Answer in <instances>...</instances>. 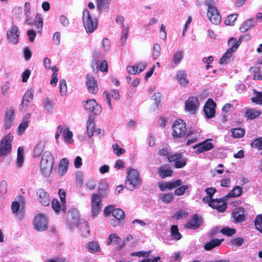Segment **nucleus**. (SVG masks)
Returning <instances> with one entry per match:
<instances>
[{
  "label": "nucleus",
  "mask_w": 262,
  "mask_h": 262,
  "mask_svg": "<svg viewBox=\"0 0 262 262\" xmlns=\"http://www.w3.org/2000/svg\"><path fill=\"white\" fill-rule=\"evenodd\" d=\"M53 164L54 158L52 154L49 151H45L39 165L40 171L43 176L48 177L51 174Z\"/></svg>",
  "instance_id": "1"
},
{
  "label": "nucleus",
  "mask_w": 262,
  "mask_h": 262,
  "mask_svg": "<svg viewBox=\"0 0 262 262\" xmlns=\"http://www.w3.org/2000/svg\"><path fill=\"white\" fill-rule=\"evenodd\" d=\"M159 154L160 156H167L169 162H174V167L177 168H182L186 165V160L182 157L181 153L169 155V149L167 147L161 149Z\"/></svg>",
  "instance_id": "2"
},
{
  "label": "nucleus",
  "mask_w": 262,
  "mask_h": 262,
  "mask_svg": "<svg viewBox=\"0 0 262 262\" xmlns=\"http://www.w3.org/2000/svg\"><path fill=\"white\" fill-rule=\"evenodd\" d=\"M204 4L207 6V16L208 19L214 25L219 24L222 20V17L215 6L213 0H205Z\"/></svg>",
  "instance_id": "3"
},
{
  "label": "nucleus",
  "mask_w": 262,
  "mask_h": 262,
  "mask_svg": "<svg viewBox=\"0 0 262 262\" xmlns=\"http://www.w3.org/2000/svg\"><path fill=\"white\" fill-rule=\"evenodd\" d=\"M82 21L83 26L87 33H92L97 29V19L92 16L87 9H85L83 11Z\"/></svg>",
  "instance_id": "4"
},
{
  "label": "nucleus",
  "mask_w": 262,
  "mask_h": 262,
  "mask_svg": "<svg viewBox=\"0 0 262 262\" xmlns=\"http://www.w3.org/2000/svg\"><path fill=\"white\" fill-rule=\"evenodd\" d=\"M125 186L128 189L133 190L141 185V180L139 178L138 172L135 169H128Z\"/></svg>",
  "instance_id": "5"
},
{
  "label": "nucleus",
  "mask_w": 262,
  "mask_h": 262,
  "mask_svg": "<svg viewBox=\"0 0 262 262\" xmlns=\"http://www.w3.org/2000/svg\"><path fill=\"white\" fill-rule=\"evenodd\" d=\"M69 227L71 229L77 227L80 230L81 235L83 237H88L90 233L88 223L82 219L73 218L69 220Z\"/></svg>",
  "instance_id": "6"
},
{
  "label": "nucleus",
  "mask_w": 262,
  "mask_h": 262,
  "mask_svg": "<svg viewBox=\"0 0 262 262\" xmlns=\"http://www.w3.org/2000/svg\"><path fill=\"white\" fill-rule=\"evenodd\" d=\"M172 136L174 138L184 137L186 135V124L181 119L176 120L172 125Z\"/></svg>",
  "instance_id": "7"
},
{
  "label": "nucleus",
  "mask_w": 262,
  "mask_h": 262,
  "mask_svg": "<svg viewBox=\"0 0 262 262\" xmlns=\"http://www.w3.org/2000/svg\"><path fill=\"white\" fill-rule=\"evenodd\" d=\"M13 138V136L8 134L2 139L0 142V156H4L10 151Z\"/></svg>",
  "instance_id": "8"
},
{
  "label": "nucleus",
  "mask_w": 262,
  "mask_h": 262,
  "mask_svg": "<svg viewBox=\"0 0 262 262\" xmlns=\"http://www.w3.org/2000/svg\"><path fill=\"white\" fill-rule=\"evenodd\" d=\"M91 205V215L93 217H95L99 213L102 207L101 199L99 194H92Z\"/></svg>",
  "instance_id": "9"
},
{
  "label": "nucleus",
  "mask_w": 262,
  "mask_h": 262,
  "mask_svg": "<svg viewBox=\"0 0 262 262\" xmlns=\"http://www.w3.org/2000/svg\"><path fill=\"white\" fill-rule=\"evenodd\" d=\"M34 227L37 231L42 232L48 229V221L45 215L37 214L33 221Z\"/></svg>",
  "instance_id": "10"
},
{
  "label": "nucleus",
  "mask_w": 262,
  "mask_h": 262,
  "mask_svg": "<svg viewBox=\"0 0 262 262\" xmlns=\"http://www.w3.org/2000/svg\"><path fill=\"white\" fill-rule=\"evenodd\" d=\"M20 31L17 26H12L7 31V38L9 42L15 45L18 41Z\"/></svg>",
  "instance_id": "11"
},
{
  "label": "nucleus",
  "mask_w": 262,
  "mask_h": 262,
  "mask_svg": "<svg viewBox=\"0 0 262 262\" xmlns=\"http://www.w3.org/2000/svg\"><path fill=\"white\" fill-rule=\"evenodd\" d=\"M216 103L213 99L209 98L205 103L204 106V112L208 119L215 116Z\"/></svg>",
  "instance_id": "12"
},
{
  "label": "nucleus",
  "mask_w": 262,
  "mask_h": 262,
  "mask_svg": "<svg viewBox=\"0 0 262 262\" xmlns=\"http://www.w3.org/2000/svg\"><path fill=\"white\" fill-rule=\"evenodd\" d=\"M210 207L217 209L219 212H224L226 210L227 205L224 199H211L207 203Z\"/></svg>",
  "instance_id": "13"
},
{
  "label": "nucleus",
  "mask_w": 262,
  "mask_h": 262,
  "mask_svg": "<svg viewBox=\"0 0 262 262\" xmlns=\"http://www.w3.org/2000/svg\"><path fill=\"white\" fill-rule=\"evenodd\" d=\"M14 111L12 107L6 109L4 126L5 129H9L14 124Z\"/></svg>",
  "instance_id": "14"
},
{
  "label": "nucleus",
  "mask_w": 262,
  "mask_h": 262,
  "mask_svg": "<svg viewBox=\"0 0 262 262\" xmlns=\"http://www.w3.org/2000/svg\"><path fill=\"white\" fill-rule=\"evenodd\" d=\"M84 107L86 110L92 112L95 115L99 114L101 111V106L93 99L86 100Z\"/></svg>",
  "instance_id": "15"
},
{
  "label": "nucleus",
  "mask_w": 262,
  "mask_h": 262,
  "mask_svg": "<svg viewBox=\"0 0 262 262\" xmlns=\"http://www.w3.org/2000/svg\"><path fill=\"white\" fill-rule=\"evenodd\" d=\"M86 83L89 92L93 94H95L98 91V86L94 77L90 74L86 77Z\"/></svg>",
  "instance_id": "16"
},
{
  "label": "nucleus",
  "mask_w": 262,
  "mask_h": 262,
  "mask_svg": "<svg viewBox=\"0 0 262 262\" xmlns=\"http://www.w3.org/2000/svg\"><path fill=\"white\" fill-rule=\"evenodd\" d=\"M185 106L187 112L195 114L196 110V97H190L186 101Z\"/></svg>",
  "instance_id": "17"
},
{
  "label": "nucleus",
  "mask_w": 262,
  "mask_h": 262,
  "mask_svg": "<svg viewBox=\"0 0 262 262\" xmlns=\"http://www.w3.org/2000/svg\"><path fill=\"white\" fill-rule=\"evenodd\" d=\"M33 95L34 91L31 89H28L26 92L23 96V100L20 104L21 110H22L24 112L25 111L26 108L28 105V103L30 102L32 100L33 98Z\"/></svg>",
  "instance_id": "18"
},
{
  "label": "nucleus",
  "mask_w": 262,
  "mask_h": 262,
  "mask_svg": "<svg viewBox=\"0 0 262 262\" xmlns=\"http://www.w3.org/2000/svg\"><path fill=\"white\" fill-rule=\"evenodd\" d=\"M100 54H96L93 56V59L92 60V67L94 68L95 66L97 68H98L99 70L102 72H107L108 71V66L106 60L102 61L100 65L98 66V63L99 60Z\"/></svg>",
  "instance_id": "19"
},
{
  "label": "nucleus",
  "mask_w": 262,
  "mask_h": 262,
  "mask_svg": "<svg viewBox=\"0 0 262 262\" xmlns=\"http://www.w3.org/2000/svg\"><path fill=\"white\" fill-rule=\"evenodd\" d=\"M211 139H206L202 142L198 143V154L210 150L214 147V144L211 142Z\"/></svg>",
  "instance_id": "20"
},
{
  "label": "nucleus",
  "mask_w": 262,
  "mask_h": 262,
  "mask_svg": "<svg viewBox=\"0 0 262 262\" xmlns=\"http://www.w3.org/2000/svg\"><path fill=\"white\" fill-rule=\"evenodd\" d=\"M103 95L105 96L107 99V103L108 107L111 110H112L113 106L111 104V98L117 100L120 98V94L117 90H112L110 92L105 91L103 93Z\"/></svg>",
  "instance_id": "21"
},
{
  "label": "nucleus",
  "mask_w": 262,
  "mask_h": 262,
  "mask_svg": "<svg viewBox=\"0 0 262 262\" xmlns=\"http://www.w3.org/2000/svg\"><path fill=\"white\" fill-rule=\"evenodd\" d=\"M234 223H238L245 220L244 210L242 207L236 208L233 210L231 214Z\"/></svg>",
  "instance_id": "22"
},
{
  "label": "nucleus",
  "mask_w": 262,
  "mask_h": 262,
  "mask_svg": "<svg viewBox=\"0 0 262 262\" xmlns=\"http://www.w3.org/2000/svg\"><path fill=\"white\" fill-rule=\"evenodd\" d=\"M30 114H28L23 119L21 123L19 124L17 129V133L18 135H21L24 134L27 128L28 127L30 120Z\"/></svg>",
  "instance_id": "23"
},
{
  "label": "nucleus",
  "mask_w": 262,
  "mask_h": 262,
  "mask_svg": "<svg viewBox=\"0 0 262 262\" xmlns=\"http://www.w3.org/2000/svg\"><path fill=\"white\" fill-rule=\"evenodd\" d=\"M46 142L45 140H39L34 147L33 155L35 157H39L42 153Z\"/></svg>",
  "instance_id": "24"
},
{
  "label": "nucleus",
  "mask_w": 262,
  "mask_h": 262,
  "mask_svg": "<svg viewBox=\"0 0 262 262\" xmlns=\"http://www.w3.org/2000/svg\"><path fill=\"white\" fill-rule=\"evenodd\" d=\"M260 114V111L254 108H246L244 110V117L247 119L253 120Z\"/></svg>",
  "instance_id": "25"
},
{
  "label": "nucleus",
  "mask_w": 262,
  "mask_h": 262,
  "mask_svg": "<svg viewBox=\"0 0 262 262\" xmlns=\"http://www.w3.org/2000/svg\"><path fill=\"white\" fill-rule=\"evenodd\" d=\"M39 201L43 206H48L50 202L49 195L42 189H39L37 192Z\"/></svg>",
  "instance_id": "26"
},
{
  "label": "nucleus",
  "mask_w": 262,
  "mask_h": 262,
  "mask_svg": "<svg viewBox=\"0 0 262 262\" xmlns=\"http://www.w3.org/2000/svg\"><path fill=\"white\" fill-rule=\"evenodd\" d=\"M158 172L159 176L162 179H164L166 177L171 176L173 171L170 167L164 165L160 166L158 168Z\"/></svg>",
  "instance_id": "27"
},
{
  "label": "nucleus",
  "mask_w": 262,
  "mask_h": 262,
  "mask_svg": "<svg viewBox=\"0 0 262 262\" xmlns=\"http://www.w3.org/2000/svg\"><path fill=\"white\" fill-rule=\"evenodd\" d=\"M224 241V239L214 238L210 241L207 242L204 245V249L207 251H210L213 248L221 245L222 243Z\"/></svg>",
  "instance_id": "28"
},
{
  "label": "nucleus",
  "mask_w": 262,
  "mask_h": 262,
  "mask_svg": "<svg viewBox=\"0 0 262 262\" xmlns=\"http://www.w3.org/2000/svg\"><path fill=\"white\" fill-rule=\"evenodd\" d=\"M95 120L93 116H89L86 122V134L89 138H91L94 135L95 128Z\"/></svg>",
  "instance_id": "29"
},
{
  "label": "nucleus",
  "mask_w": 262,
  "mask_h": 262,
  "mask_svg": "<svg viewBox=\"0 0 262 262\" xmlns=\"http://www.w3.org/2000/svg\"><path fill=\"white\" fill-rule=\"evenodd\" d=\"M69 161L66 158H63L60 161L58 166V174L60 176L64 175L68 170Z\"/></svg>",
  "instance_id": "30"
},
{
  "label": "nucleus",
  "mask_w": 262,
  "mask_h": 262,
  "mask_svg": "<svg viewBox=\"0 0 262 262\" xmlns=\"http://www.w3.org/2000/svg\"><path fill=\"white\" fill-rule=\"evenodd\" d=\"M86 248L92 253H98L101 251L98 243L95 241L89 242L86 245Z\"/></svg>",
  "instance_id": "31"
},
{
  "label": "nucleus",
  "mask_w": 262,
  "mask_h": 262,
  "mask_svg": "<svg viewBox=\"0 0 262 262\" xmlns=\"http://www.w3.org/2000/svg\"><path fill=\"white\" fill-rule=\"evenodd\" d=\"M24 161V148L22 147H19L17 149V156L16 159V166L17 168L22 167Z\"/></svg>",
  "instance_id": "32"
},
{
  "label": "nucleus",
  "mask_w": 262,
  "mask_h": 262,
  "mask_svg": "<svg viewBox=\"0 0 262 262\" xmlns=\"http://www.w3.org/2000/svg\"><path fill=\"white\" fill-rule=\"evenodd\" d=\"M34 24L35 26L36 29L37 30V32L38 33H40L43 27V19L40 15L38 14L36 15Z\"/></svg>",
  "instance_id": "33"
},
{
  "label": "nucleus",
  "mask_w": 262,
  "mask_h": 262,
  "mask_svg": "<svg viewBox=\"0 0 262 262\" xmlns=\"http://www.w3.org/2000/svg\"><path fill=\"white\" fill-rule=\"evenodd\" d=\"M250 71L253 74V79L254 80H262V72L260 71V69L259 67H251Z\"/></svg>",
  "instance_id": "34"
},
{
  "label": "nucleus",
  "mask_w": 262,
  "mask_h": 262,
  "mask_svg": "<svg viewBox=\"0 0 262 262\" xmlns=\"http://www.w3.org/2000/svg\"><path fill=\"white\" fill-rule=\"evenodd\" d=\"M235 52L232 48L230 47L224 53L223 56L220 60V63L223 64L224 63H227L228 60L232 56V53Z\"/></svg>",
  "instance_id": "35"
},
{
  "label": "nucleus",
  "mask_w": 262,
  "mask_h": 262,
  "mask_svg": "<svg viewBox=\"0 0 262 262\" xmlns=\"http://www.w3.org/2000/svg\"><path fill=\"white\" fill-rule=\"evenodd\" d=\"M121 241V238L118 236L116 233H112L108 236L107 245H117Z\"/></svg>",
  "instance_id": "36"
},
{
  "label": "nucleus",
  "mask_w": 262,
  "mask_h": 262,
  "mask_svg": "<svg viewBox=\"0 0 262 262\" xmlns=\"http://www.w3.org/2000/svg\"><path fill=\"white\" fill-rule=\"evenodd\" d=\"M254 26L253 21L252 19H248L242 24L239 27V30L241 32H245L249 30Z\"/></svg>",
  "instance_id": "37"
},
{
  "label": "nucleus",
  "mask_w": 262,
  "mask_h": 262,
  "mask_svg": "<svg viewBox=\"0 0 262 262\" xmlns=\"http://www.w3.org/2000/svg\"><path fill=\"white\" fill-rule=\"evenodd\" d=\"M242 193V188L239 186H235L226 195L227 198L239 196Z\"/></svg>",
  "instance_id": "38"
},
{
  "label": "nucleus",
  "mask_w": 262,
  "mask_h": 262,
  "mask_svg": "<svg viewBox=\"0 0 262 262\" xmlns=\"http://www.w3.org/2000/svg\"><path fill=\"white\" fill-rule=\"evenodd\" d=\"M20 207L19 203L17 202H13L11 205V209L13 213H17L18 212L17 215V217L19 220H21L24 216V213L21 211H19V208Z\"/></svg>",
  "instance_id": "39"
},
{
  "label": "nucleus",
  "mask_w": 262,
  "mask_h": 262,
  "mask_svg": "<svg viewBox=\"0 0 262 262\" xmlns=\"http://www.w3.org/2000/svg\"><path fill=\"white\" fill-rule=\"evenodd\" d=\"M170 233L172 238L173 239L179 240L181 238L182 235L178 230L177 225H172L170 229Z\"/></svg>",
  "instance_id": "40"
},
{
  "label": "nucleus",
  "mask_w": 262,
  "mask_h": 262,
  "mask_svg": "<svg viewBox=\"0 0 262 262\" xmlns=\"http://www.w3.org/2000/svg\"><path fill=\"white\" fill-rule=\"evenodd\" d=\"M205 191L208 194V196L204 197L203 199V201L204 203H207V202L212 199V197L213 195L216 192V189L215 188L210 187L206 188Z\"/></svg>",
  "instance_id": "41"
},
{
  "label": "nucleus",
  "mask_w": 262,
  "mask_h": 262,
  "mask_svg": "<svg viewBox=\"0 0 262 262\" xmlns=\"http://www.w3.org/2000/svg\"><path fill=\"white\" fill-rule=\"evenodd\" d=\"M177 79L181 85H185L188 82L186 79V74L184 71H180L178 72Z\"/></svg>",
  "instance_id": "42"
},
{
  "label": "nucleus",
  "mask_w": 262,
  "mask_h": 262,
  "mask_svg": "<svg viewBox=\"0 0 262 262\" xmlns=\"http://www.w3.org/2000/svg\"><path fill=\"white\" fill-rule=\"evenodd\" d=\"M113 216L117 220L121 221L124 219L125 214L122 209L116 208L113 211Z\"/></svg>",
  "instance_id": "43"
},
{
  "label": "nucleus",
  "mask_w": 262,
  "mask_h": 262,
  "mask_svg": "<svg viewBox=\"0 0 262 262\" xmlns=\"http://www.w3.org/2000/svg\"><path fill=\"white\" fill-rule=\"evenodd\" d=\"M254 92L255 94V97L251 98L252 102L256 104L262 105V92H256L255 90Z\"/></svg>",
  "instance_id": "44"
},
{
  "label": "nucleus",
  "mask_w": 262,
  "mask_h": 262,
  "mask_svg": "<svg viewBox=\"0 0 262 262\" xmlns=\"http://www.w3.org/2000/svg\"><path fill=\"white\" fill-rule=\"evenodd\" d=\"M188 212L185 210H181L177 212L172 216V218L176 219L177 220H179L182 219L186 218L188 216Z\"/></svg>",
  "instance_id": "45"
},
{
  "label": "nucleus",
  "mask_w": 262,
  "mask_h": 262,
  "mask_svg": "<svg viewBox=\"0 0 262 262\" xmlns=\"http://www.w3.org/2000/svg\"><path fill=\"white\" fill-rule=\"evenodd\" d=\"M221 232L223 235H225L228 236H231L235 234L236 230L234 228H231L229 227H225L221 229Z\"/></svg>",
  "instance_id": "46"
},
{
  "label": "nucleus",
  "mask_w": 262,
  "mask_h": 262,
  "mask_svg": "<svg viewBox=\"0 0 262 262\" xmlns=\"http://www.w3.org/2000/svg\"><path fill=\"white\" fill-rule=\"evenodd\" d=\"M185 227L190 229H195L196 227V214H194L192 218L186 224Z\"/></svg>",
  "instance_id": "47"
},
{
  "label": "nucleus",
  "mask_w": 262,
  "mask_h": 262,
  "mask_svg": "<svg viewBox=\"0 0 262 262\" xmlns=\"http://www.w3.org/2000/svg\"><path fill=\"white\" fill-rule=\"evenodd\" d=\"M231 133L233 137L239 138L244 136L245 130L242 128H236L232 129Z\"/></svg>",
  "instance_id": "48"
},
{
  "label": "nucleus",
  "mask_w": 262,
  "mask_h": 262,
  "mask_svg": "<svg viewBox=\"0 0 262 262\" xmlns=\"http://www.w3.org/2000/svg\"><path fill=\"white\" fill-rule=\"evenodd\" d=\"M68 88L67 82L65 79L60 81L59 92L61 96H65L67 93Z\"/></svg>",
  "instance_id": "49"
},
{
  "label": "nucleus",
  "mask_w": 262,
  "mask_h": 262,
  "mask_svg": "<svg viewBox=\"0 0 262 262\" xmlns=\"http://www.w3.org/2000/svg\"><path fill=\"white\" fill-rule=\"evenodd\" d=\"M183 58V52L182 51H177L173 54L172 60L176 64H179Z\"/></svg>",
  "instance_id": "50"
},
{
  "label": "nucleus",
  "mask_w": 262,
  "mask_h": 262,
  "mask_svg": "<svg viewBox=\"0 0 262 262\" xmlns=\"http://www.w3.org/2000/svg\"><path fill=\"white\" fill-rule=\"evenodd\" d=\"M256 229L262 233V214L258 215L254 222Z\"/></svg>",
  "instance_id": "51"
},
{
  "label": "nucleus",
  "mask_w": 262,
  "mask_h": 262,
  "mask_svg": "<svg viewBox=\"0 0 262 262\" xmlns=\"http://www.w3.org/2000/svg\"><path fill=\"white\" fill-rule=\"evenodd\" d=\"M161 54V47L158 43H155L153 47L152 58L154 60L157 59Z\"/></svg>",
  "instance_id": "52"
},
{
  "label": "nucleus",
  "mask_w": 262,
  "mask_h": 262,
  "mask_svg": "<svg viewBox=\"0 0 262 262\" xmlns=\"http://www.w3.org/2000/svg\"><path fill=\"white\" fill-rule=\"evenodd\" d=\"M51 205L53 209L56 213H58L61 209H62V204H60L58 200L54 199L53 200Z\"/></svg>",
  "instance_id": "53"
},
{
  "label": "nucleus",
  "mask_w": 262,
  "mask_h": 262,
  "mask_svg": "<svg viewBox=\"0 0 262 262\" xmlns=\"http://www.w3.org/2000/svg\"><path fill=\"white\" fill-rule=\"evenodd\" d=\"M7 192V183L5 181H2L0 184V195L4 198Z\"/></svg>",
  "instance_id": "54"
},
{
  "label": "nucleus",
  "mask_w": 262,
  "mask_h": 262,
  "mask_svg": "<svg viewBox=\"0 0 262 262\" xmlns=\"http://www.w3.org/2000/svg\"><path fill=\"white\" fill-rule=\"evenodd\" d=\"M58 193L60 196L62 206V210L65 212L66 211V192L65 191L60 189L58 191Z\"/></svg>",
  "instance_id": "55"
},
{
  "label": "nucleus",
  "mask_w": 262,
  "mask_h": 262,
  "mask_svg": "<svg viewBox=\"0 0 262 262\" xmlns=\"http://www.w3.org/2000/svg\"><path fill=\"white\" fill-rule=\"evenodd\" d=\"M251 146L252 147L256 148L258 149H262V137L254 140L251 143Z\"/></svg>",
  "instance_id": "56"
},
{
  "label": "nucleus",
  "mask_w": 262,
  "mask_h": 262,
  "mask_svg": "<svg viewBox=\"0 0 262 262\" xmlns=\"http://www.w3.org/2000/svg\"><path fill=\"white\" fill-rule=\"evenodd\" d=\"M237 14H232L228 16L225 20V23L227 25H231L237 18Z\"/></svg>",
  "instance_id": "57"
},
{
  "label": "nucleus",
  "mask_w": 262,
  "mask_h": 262,
  "mask_svg": "<svg viewBox=\"0 0 262 262\" xmlns=\"http://www.w3.org/2000/svg\"><path fill=\"white\" fill-rule=\"evenodd\" d=\"M128 33V27H124L122 30L121 36V43L122 45H123L127 38V35Z\"/></svg>",
  "instance_id": "58"
},
{
  "label": "nucleus",
  "mask_w": 262,
  "mask_h": 262,
  "mask_svg": "<svg viewBox=\"0 0 262 262\" xmlns=\"http://www.w3.org/2000/svg\"><path fill=\"white\" fill-rule=\"evenodd\" d=\"M244 242V239L241 237H237L233 238L230 241V243L233 246H241Z\"/></svg>",
  "instance_id": "59"
},
{
  "label": "nucleus",
  "mask_w": 262,
  "mask_h": 262,
  "mask_svg": "<svg viewBox=\"0 0 262 262\" xmlns=\"http://www.w3.org/2000/svg\"><path fill=\"white\" fill-rule=\"evenodd\" d=\"M112 147L113 149V152L117 156H120L124 154L125 151L124 148H120L119 145L117 144H113Z\"/></svg>",
  "instance_id": "60"
},
{
  "label": "nucleus",
  "mask_w": 262,
  "mask_h": 262,
  "mask_svg": "<svg viewBox=\"0 0 262 262\" xmlns=\"http://www.w3.org/2000/svg\"><path fill=\"white\" fill-rule=\"evenodd\" d=\"M108 189V185L107 183L104 181L101 180L100 182L99 187V192L101 194H102L103 192L106 191Z\"/></svg>",
  "instance_id": "61"
},
{
  "label": "nucleus",
  "mask_w": 262,
  "mask_h": 262,
  "mask_svg": "<svg viewBox=\"0 0 262 262\" xmlns=\"http://www.w3.org/2000/svg\"><path fill=\"white\" fill-rule=\"evenodd\" d=\"M87 189L92 190L94 189L96 186V182L92 179L89 180L85 183Z\"/></svg>",
  "instance_id": "62"
},
{
  "label": "nucleus",
  "mask_w": 262,
  "mask_h": 262,
  "mask_svg": "<svg viewBox=\"0 0 262 262\" xmlns=\"http://www.w3.org/2000/svg\"><path fill=\"white\" fill-rule=\"evenodd\" d=\"M170 182L169 183H160L159 184V187L161 191H165L166 190H170L171 188Z\"/></svg>",
  "instance_id": "63"
},
{
  "label": "nucleus",
  "mask_w": 262,
  "mask_h": 262,
  "mask_svg": "<svg viewBox=\"0 0 262 262\" xmlns=\"http://www.w3.org/2000/svg\"><path fill=\"white\" fill-rule=\"evenodd\" d=\"M59 21L60 24L65 27H68L70 24L69 19L63 15L60 16Z\"/></svg>",
  "instance_id": "64"
}]
</instances>
